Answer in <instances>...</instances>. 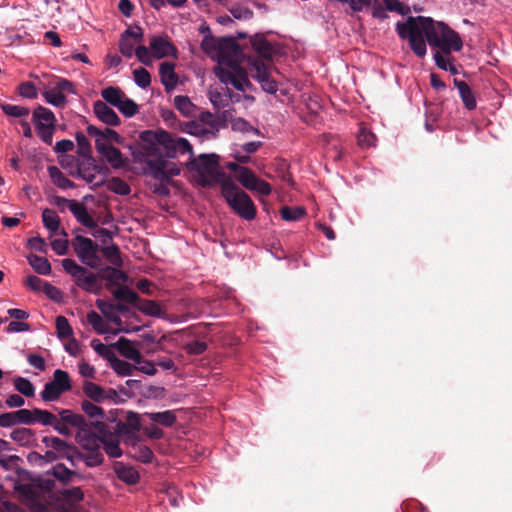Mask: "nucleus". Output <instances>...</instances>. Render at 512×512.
I'll return each mask as SVG.
<instances>
[{
    "mask_svg": "<svg viewBox=\"0 0 512 512\" xmlns=\"http://www.w3.org/2000/svg\"><path fill=\"white\" fill-rule=\"evenodd\" d=\"M107 271V279L114 285L125 283L128 280V276L121 270H118L116 268H107Z\"/></svg>",
    "mask_w": 512,
    "mask_h": 512,
    "instance_id": "nucleus-56",
    "label": "nucleus"
},
{
    "mask_svg": "<svg viewBox=\"0 0 512 512\" xmlns=\"http://www.w3.org/2000/svg\"><path fill=\"white\" fill-rule=\"evenodd\" d=\"M108 189L118 195H128L131 191L130 186L121 178L114 177L108 182Z\"/></svg>",
    "mask_w": 512,
    "mask_h": 512,
    "instance_id": "nucleus-43",
    "label": "nucleus"
},
{
    "mask_svg": "<svg viewBox=\"0 0 512 512\" xmlns=\"http://www.w3.org/2000/svg\"><path fill=\"white\" fill-rule=\"evenodd\" d=\"M135 55L137 59L144 65H150L152 62V52H150L149 48L144 45H139L136 48Z\"/></svg>",
    "mask_w": 512,
    "mask_h": 512,
    "instance_id": "nucleus-61",
    "label": "nucleus"
},
{
    "mask_svg": "<svg viewBox=\"0 0 512 512\" xmlns=\"http://www.w3.org/2000/svg\"><path fill=\"white\" fill-rule=\"evenodd\" d=\"M0 512H23L17 504L0 495Z\"/></svg>",
    "mask_w": 512,
    "mask_h": 512,
    "instance_id": "nucleus-64",
    "label": "nucleus"
},
{
    "mask_svg": "<svg viewBox=\"0 0 512 512\" xmlns=\"http://www.w3.org/2000/svg\"><path fill=\"white\" fill-rule=\"evenodd\" d=\"M101 252L104 257L113 265L121 266L122 259L119 248L111 241L109 244H105L101 248Z\"/></svg>",
    "mask_w": 512,
    "mask_h": 512,
    "instance_id": "nucleus-33",
    "label": "nucleus"
},
{
    "mask_svg": "<svg viewBox=\"0 0 512 512\" xmlns=\"http://www.w3.org/2000/svg\"><path fill=\"white\" fill-rule=\"evenodd\" d=\"M32 120L39 138L44 143L51 144L56 124L54 113L48 108L38 106L33 111Z\"/></svg>",
    "mask_w": 512,
    "mask_h": 512,
    "instance_id": "nucleus-8",
    "label": "nucleus"
},
{
    "mask_svg": "<svg viewBox=\"0 0 512 512\" xmlns=\"http://www.w3.org/2000/svg\"><path fill=\"white\" fill-rule=\"evenodd\" d=\"M48 174L52 182L60 189H72L75 186L74 183L70 179H68L56 166H49Z\"/></svg>",
    "mask_w": 512,
    "mask_h": 512,
    "instance_id": "nucleus-24",
    "label": "nucleus"
},
{
    "mask_svg": "<svg viewBox=\"0 0 512 512\" xmlns=\"http://www.w3.org/2000/svg\"><path fill=\"white\" fill-rule=\"evenodd\" d=\"M30 266L41 275H49L51 273V264L50 262L42 256L38 255H30L27 258Z\"/></svg>",
    "mask_w": 512,
    "mask_h": 512,
    "instance_id": "nucleus-29",
    "label": "nucleus"
},
{
    "mask_svg": "<svg viewBox=\"0 0 512 512\" xmlns=\"http://www.w3.org/2000/svg\"><path fill=\"white\" fill-rule=\"evenodd\" d=\"M200 121L202 124L208 126L207 135L215 136L219 131L221 121L218 117L214 116L210 112H202L200 115Z\"/></svg>",
    "mask_w": 512,
    "mask_h": 512,
    "instance_id": "nucleus-35",
    "label": "nucleus"
},
{
    "mask_svg": "<svg viewBox=\"0 0 512 512\" xmlns=\"http://www.w3.org/2000/svg\"><path fill=\"white\" fill-rule=\"evenodd\" d=\"M95 430L103 436L102 445L106 454L111 458H119L122 455V450L118 441H108L105 439L107 433V425L101 421H95L91 424Z\"/></svg>",
    "mask_w": 512,
    "mask_h": 512,
    "instance_id": "nucleus-14",
    "label": "nucleus"
},
{
    "mask_svg": "<svg viewBox=\"0 0 512 512\" xmlns=\"http://www.w3.org/2000/svg\"><path fill=\"white\" fill-rule=\"evenodd\" d=\"M251 45L257 55L263 59H271L275 49L264 35L256 34L251 38Z\"/></svg>",
    "mask_w": 512,
    "mask_h": 512,
    "instance_id": "nucleus-17",
    "label": "nucleus"
},
{
    "mask_svg": "<svg viewBox=\"0 0 512 512\" xmlns=\"http://www.w3.org/2000/svg\"><path fill=\"white\" fill-rule=\"evenodd\" d=\"M133 78L135 84L142 89H146L151 83V76L149 72L142 67L133 70Z\"/></svg>",
    "mask_w": 512,
    "mask_h": 512,
    "instance_id": "nucleus-44",
    "label": "nucleus"
},
{
    "mask_svg": "<svg viewBox=\"0 0 512 512\" xmlns=\"http://www.w3.org/2000/svg\"><path fill=\"white\" fill-rule=\"evenodd\" d=\"M81 409L88 417L92 419L103 418L104 416L103 409L88 400H83L81 402Z\"/></svg>",
    "mask_w": 512,
    "mask_h": 512,
    "instance_id": "nucleus-46",
    "label": "nucleus"
},
{
    "mask_svg": "<svg viewBox=\"0 0 512 512\" xmlns=\"http://www.w3.org/2000/svg\"><path fill=\"white\" fill-rule=\"evenodd\" d=\"M92 236L101 242V245L109 244L112 241V234L106 228L94 227Z\"/></svg>",
    "mask_w": 512,
    "mask_h": 512,
    "instance_id": "nucleus-60",
    "label": "nucleus"
},
{
    "mask_svg": "<svg viewBox=\"0 0 512 512\" xmlns=\"http://www.w3.org/2000/svg\"><path fill=\"white\" fill-rule=\"evenodd\" d=\"M182 130L191 135H197V136H202V137H206V138L208 137V135L206 133L207 128H204L203 125H201L195 121H189V122L185 123Z\"/></svg>",
    "mask_w": 512,
    "mask_h": 512,
    "instance_id": "nucleus-53",
    "label": "nucleus"
},
{
    "mask_svg": "<svg viewBox=\"0 0 512 512\" xmlns=\"http://www.w3.org/2000/svg\"><path fill=\"white\" fill-rule=\"evenodd\" d=\"M221 193L230 208L241 218L253 220L256 216V207L250 196L239 189L229 180L221 184Z\"/></svg>",
    "mask_w": 512,
    "mask_h": 512,
    "instance_id": "nucleus-5",
    "label": "nucleus"
},
{
    "mask_svg": "<svg viewBox=\"0 0 512 512\" xmlns=\"http://www.w3.org/2000/svg\"><path fill=\"white\" fill-rule=\"evenodd\" d=\"M150 49L154 58L162 59L176 55V48L164 36H154L150 40Z\"/></svg>",
    "mask_w": 512,
    "mask_h": 512,
    "instance_id": "nucleus-13",
    "label": "nucleus"
},
{
    "mask_svg": "<svg viewBox=\"0 0 512 512\" xmlns=\"http://www.w3.org/2000/svg\"><path fill=\"white\" fill-rule=\"evenodd\" d=\"M113 469L117 477L126 484L132 485L139 480V473L133 467L122 462H116Z\"/></svg>",
    "mask_w": 512,
    "mask_h": 512,
    "instance_id": "nucleus-20",
    "label": "nucleus"
},
{
    "mask_svg": "<svg viewBox=\"0 0 512 512\" xmlns=\"http://www.w3.org/2000/svg\"><path fill=\"white\" fill-rule=\"evenodd\" d=\"M51 247L57 255H65L68 251L67 234L63 232L62 237L53 239L51 241Z\"/></svg>",
    "mask_w": 512,
    "mask_h": 512,
    "instance_id": "nucleus-50",
    "label": "nucleus"
},
{
    "mask_svg": "<svg viewBox=\"0 0 512 512\" xmlns=\"http://www.w3.org/2000/svg\"><path fill=\"white\" fill-rule=\"evenodd\" d=\"M103 436H98L91 431V425L86 422V426L79 428L76 440L78 444L88 451L99 450L102 445Z\"/></svg>",
    "mask_w": 512,
    "mask_h": 512,
    "instance_id": "nucleus-12",
    "label": "nucleus"
},
{
    "mask_svg": "<svg viewBox=\"0 0 512 512\" xmlns=\"http://www.w3.org/2000/svg\"><path fill=\"white\" fill-rule=\"evenodd\" d=\"M87 322L98 334H106L109 332L107 324L103 318L94 310H91L87 313Z\"/></svg>",
    "mask_w": 512,
    "mask_h": 512,
    "instance_id": "nucleus-38",
    "label": "nucleus"
},
{
    "mask_svg": "<svg viewBox=\"0 0 512 512\" xmlns=\"http://www.w3.org/2000/svg\"><path fill=\"white\" fill-rule=\"evenodd\" d=\"M2 111L9 117L13 118H27L30 110L27 107L13 104H0Z\"/></svg>",
    "mask_w": 512,
    "mask_h": 512,
    "instance_id": "nucleus-36",
    "label": "nucleus"
},
{
    "mask_svg": "<svg viewBox=\"0 0 512 512\" xmlns=\"http://www.w3.org/2000/svg\"><path fill=\"white\" fill-rule=\"evenodd\" d=\"M60 417L62 420L61 422L70 424V425L76 427L77 429L86 426L87 421L85 420V418L82 415L76 414L71 410H68V409L62 410L60 412Z\"/></svg>",
    "mask_w": 512,
    "mask_h": 512,
    "instance_id": "nucleus-34",
    "label": "nucleus"
},
{
    "mask_svg": "<svg viewBox=\"0 0 512 512\" xmlns=\"http://www.w3.org/2000/svg\"><path fill=\"white\" fill-rule=\"evenodd\" d=\"M84 462L89 467H96L103 463V455L99 450L90 451L84 459Z\"/></svg>",
    "mask_w": 512,
    "mask_h": 512,
    "instance_id": "nucleus-63",
    "label": "nucleus"
},
{
    "mask_svg": "<svg viewBox=\"0 0 512 512\" xmlns=\"http://www.w3.org/2000/svg\"><path fill=\"white\" fill-rule=\"evenodd\" d=\"M15 389L26 397H33L35 394V387L30 380L24 377H16L13 381Z\"/></svg>",
    "mask_w": 512,
    "mask_h": 512,
    "instance_id": "nucleus-39",
    "label": "nucleus"
},
{
    "mask_svg": "<svg viewBox=\"0 0 512 512\" xmlns=\"http://www.w3.org/2000/svg\"><path fill=\"white\" fill-rule=\"evenodd\" d=\"M139 309L144 314L153 317H161L163 313L161 306L153 300L141 301L139 304Z\"/></svg>",
    "mask_w": 512,
    "mask_h": 512,
    "instance_id": "nucleus-42",
    "label": "nucleus"
},
{
    "mask_svg": "<svg viewBox=\"0 0 512 512\" xmlns=\"http://www.w3.org/2000/svg\"><path fill=\"white\" fill-rule=\"evenodd\" d=\"M134 457L143 463H149L153 459V452L147 446L139 445Z\"/></svg>",
    "mask_w": 512,
    "mask_h": 512,
    "instance_id": "nucleus-62",
    "label": "nucleus"
},
{
    "mask_svg": "<svg viewBox=\"0 0 512 512\" xmlns=\"http://www.w3.org/2000/svg\"><path fill=\"white\" fill-rule=\"evenodd\" d=\"M56 332L59 339H68L73 335V330L67 318L64 316H57L55 320Z\"/></svg>",
    "mask_w": 512,
    "mask_h": 512,
    "instance_id": "nucleus-40",
    "label": "nucleus"
},
{
    "mask_svg": "<svg viewBox=\"0 0 512 512\" xmlns=\"http://www.w3.org/2000/svg\"><path fill=\"white\" fill-rule=\"evenodd\" d=\"M43 97L48 104L55 107H64L67 102L65 94L61 93L55 86L46 90Z\"/></svg>",
    "mask_w": 512,
    "mask_h": 512,
    "instance_id": "nucleus-30",
    "label": "nucleus"
},
{
    "mask_svg": "<svg viewBox=\"0 0 512 512\" xmlns=\"http://www.w3.org/2000/svg\"><path fill=\"white\" fill-rule=\"evenodd\" d=\"M134 364V368L143 374L153 376L157 372L155 364L150 360L143 359L142 355L140 356V360L135 361Z\"/></svg>",
    "mask_w": 512,
    "mask_h": 512,
    "instance_id": "nucleus-51",
    "label": "nucleus"
},
{
    "mask_svg": "<svg viewBox=\"0 0 512 512\" xmlns=\"http://www.w3.org/2000/svg\"><path fill=\"white\" fill-rule=\"evenodd\" d=\"M70 212L73 214L76 220L83 226H86L88 228L96 227L95 220L89 214L84 204L76 201L75 204H72Z\"/></svg>",
    "mask_w": 512,
    "mask_h": 512,
    "instance_id": "nucleus-22",
    "label": "nucleus"
},
{
    "mask_svg": "<svg viewBox=\"0 0 512 512\" xmlns=\"http://www.w3.org/2000/svg\"><path fill=\"white\" fill-rule=\"evenodd\" d=\"M34 415L33 423H41L46 426H51L56 422V416L47 410L35 408Z\"/></svg>",
    "mask_w": 512,
    "mask_h": 512,
    "instance_id": "nucleus-45",
    "label": "nucleus"
},
{
    "mask_svg": "<svg viewBox=\"0 0 512 512\" xmlns=\"http://www.w3.org/2000/svg\"><path fill=\"white\" fill-rule=\"evenodd\" d=\"M118 352L125 358L135 362L140 360L141 353L138 348V343L128 340L126 338H120L116 343Z\"/></svg>",
    "mask_w": 512,
    "mask_h": 512,
    "instance_id": "nucleus-19",
    "label": "nucleus"
},
{
    "mask_svg": "<svg viewBox=\"0 0 512 512\" xmlns=\"http://www.w3.org/2000/svg\"><path fill=\"white\" fill-rule=\"evenodd\" d=\"M73 248L80 261L91 268H96L100 258L98 256V245L90 238L77 235L73 241Z\"/></svg>",
    "mask_w": 512,
    "mask_h": 512,
    "instance_id": "nucleus-10",
    "label": "nucleus"
},
{
    "mask_svg": "<svg viewBox=\"0 0 512 512\" xmlns=\"http://www.w3.org/2000/svg\"><path fill=\"white\" fill-rule=\"evenodd\" d=\"M247 63L252 77L258 81L262 89L270 94L276 93L278 90L277 83L271 78L269 68L263 59L249 57Z\"/></svg>",
    "mask_w": 512,
    "mask_h": 512,
    "instance_id": "nucleus-11",
    "label": "nucleus"
},
{
    "mask_svg": "<svg viewBox=\"0 0 512 512\" xmlns=\"http://www.w3.org/2000/svg\"><path fill=\"white\" fill-rule=\"evenodd\" d=\"M161 83L166 91L173 90L178 84V77L175 74V66L173 63L163 62L159 67Z\"/></svg>",
    "mask_w": 512,
    "mask_h": 512,
    "instance_id": "nucleus-18",
    "label": "nucleus"
},
{
    "mask_svg": "<svg viewBox=\"0 0 512 512\" xmlns=\"http://www.w3.org/2000/svg\"><path fill=\"white\" fill-rule=\"evenodd\" d=\"M231 15L238 20H250L253 17V11L245 6H235L230 10Z\"/></svg>",
    "mask_w": 512,
    "mask_h": 512,
    "instance_id": "nucleus-54",
    "label": "nucleus"
},
{
    "mask_svg": "<svg viewBox=\"0 0 512 512\" xmlns=\"http://www.w3.org/2000/svg\"><path fill=\"white\" fill-rule=\"evenodd\" d=\"M119 49L120 52L127 58L133 57L135 54V46L134 42H132L130 39H127L124 36H121L120 42H119Z\"/></svg>",
    "mask_w": 512,
    "mask_h": 512,
    "instance_id": "nucleus-58",
    "label": "nucleus"
},
{
    "mask_svg": "<svg viewBox=\"0 0 512 512\" xmlns=\"http://www.w3.org/2000/svg\"><path fill=\"white\" fill-rule=\"evenodd\" d=\"M100 156L115 169L123 168L126 166V159L120 150L114 146L108 148L106 151L101 153Z\"/></svg>",
    "mask_w": 512,
    "mask_h": 512,
    "instance_id": "nucleus-23",
    "label": "nucleus"
},
{
    "mask_svg": "<svg viewBox=\"0 0 512 512\" xmlns=\"http://www.w3.org/2000/svg\"><path fill=\"white\" fill-rule=\"evenodd\" d=\"M189 169L194 173L197 182L202 186H211L221 182L224 173L219 165L216 154H201L189 162Z\"/></svg>",
    "mask_w": 512,
    "mask_h": 512,
    "instance_id": "nucleus-4",
    "label": "nucleus"
},
{
    "mask_svg": "<svg viewBox=\"0 0 512 512\" xmlns=\"http://www.w3.org/2000/svg\"><path fill=\"white\" fill-rule=\"evenodd\" d=\"M51 474L59 481L66 483L70 481L73 472L63 464H57L51 470Z\"/></svg>",
    "mask_w": 512,
    "mask_h": 512,
    "instance_id": "nucleus-52",
    "label": "nucleus"
},
{
    "mask_svg": "<svg viewBox=\"0 0 512 512\" xmlns=\"http://www.w3.org/2000/svg\"><path fill=\"white\" fill-rule=\"evenodd\" d=\"M174 104L177 110L185 117H191L195 114L196 106L187 96H176Z\"/></svg>",
    "mask_w": 512,
    "mask_h": 512,
    "instance_id": "nucleus-32",
    "label": "nucleus"
},
{
    "mask_svg": "<svg viewBox=\"0 0 512 512\" xmlns=\"http://www.w3.org/2000/svg\"><path fill=\"white\" fill-rule=\"evenodd\" d=\"M396 31L399 37L407 40L411 50L420 58L427 53V43L434 51L433 58L438 68L457 73L450 54L458 52L463 47L460 35L444 22L435 21L430 17H409L398 22Z\"/></svg>",
    "mask_w": 512,
    "mask_h": 512,
    "instance_id": "nucleus-1",
    "label": "nucleus"
},
{
    "mask_svg": "<svg viewBox=\"0 0 512 512\" xmlns=\"http://www.w3.org/2000/svg\"><path fill=\"white\" fill-rule=\"evenodd\" d=\"M103 100L116 107L124 116L132 117L138 113V105L119 88L110 86L101 91Z\"/></svg>",
    "mask_w": 512,
    "mask_h": 512,
    "instance_id": "nucleus-7",
    "label": "nucleus"
},
{
    "mask_svg": "<svg viewBox=\"0 0 512 512\" xmlns=\"http://www.w3.org/2000/svg\"><path fill=\"white\" fill-rule=\"evenodd\" d=\"M202 48L212 58L217 60L214 73L217 78L226 85V88H210L209 100L216 109L228 106L229 102H239L241 96L234 94L228 88L232 85L238 91L245 92L251 87L246 70L241 67V58H245L239 45L231 38H205Z\"/></svg>",
    "mask_w": 512,
    "mask_h": 512,
    "instance_id": "nucleus-2",
    "label": "nucleus"
},
{
    "mask_svg": "<svg viewBox=\"0 0 512 512\" xmlns=\"http://www.w3.org/2000/svg\"><path fill=\"white\" fill-rule=\"evenodd\" d=\"M42 442L48 448H51L57 452H65L68 448L67 443L55 436H45L42 438Z\"/></svg>",
    "mask_w": 512,
    "mask_h": 512,
    "instance_id": "nucleus-48",
    "label": "nucleus"
},
{
    "mask_svg": "<svg viewBox=\"0 0 512 512\" xmlns=\"http://www.w3.org/2000/svg\"><path fill=\"white\" fill-rule=\"evenodd\" d=\"M146 416L152 421L160 423L165 427H170L176 422V416L173 411L146 413Z\"/></svg>",
    "mask_w": 512,
    "mask_h": 512,
    "instance_id": "nucleus-31",
    "label": "nucleus"
},
{
    "mask_svg": "<svg viewBox=\"0 0 512 512\" xmlns=\"http://www.w3.org/2000/svg\"><path fill=\"white\" fill-rule=\"evenodd\" d=\"M18 92L22 97L34 99L37 97V89L32 82H23L19 85Z\"/></svg>",
    "mask_w": 512,
    "mask_h": 512,
    "instance_id": "nucleus-59",
    "label": "nucleus"
},
{
    "mask_svg": "<svg viewBox=\"0 0 512 512\" xmlns=\"http://www.w3.org/2000/svg\"><path fill=\"white\" fill-rule=\"evenodd\" d=\"M305 214V209L303 207H289L285 206L280 210V215L285 221H298Z\"/></svg>",
    "mask_w": 512,
    "mask_h": 512,
    "instance_id": "nucleus-41",
    "label": "nucleus"
},
{
    "mask_svg": "<svg viewBox=\"0 0 512 512\" xmlns=\"http://www.w3.org/2000/svg\"><path fill=\"white\" fill-rule=\"evenodd\" d=\"M42 221L44 227L51 233H57L60 228V219L57 213L52 209H44L42 211Z\"/></svg>",
    "mask_w": 512,
    "mask_h": 512,
    "instance_id": "nucleus-28",
    "label": "nucleus"
},
{
    "mask_svg": "<svg viewBox=\"0 0 512 512\" xmlns=\"http://www.w3.org/2000/svg\"><path fill=\"white\" fill-rule=\"evenodd\" d=\"M226 168L235 173L236 180L247 190L262 196H268L271 193V185L265 180L258 178L249 168L241 166L236 162H227Z\"/></svg>",
    "mask_w": 512,
    "mask_h": 512,
    "instance_id": "nucleus-6",
    "label": "nucleus"
},
{
    "mask_svg": "<svg viewBox=\"0 0 512 512\" xmlns=\"http://www.w3.org/2000/svg\"><path fill=\"white\" fill-rule=\"evenodd\" d=\"M83 392L87 397H89L91 400L95 402H102L107 398L104 389L90 381L84 382Z\"/></svg>",
    "mask_w": 512,
    "mask_h": 512,
    "instance_id": "nucleus-26",
    "label": "nucleus"
},
{
    "mask_svg": "<svg viewBox=\"0 0 512 512\" xmlns=\"http://www.w3.org/2000/svg\"><path fill=\"white\" fill-rule=\"evenodd\" d=\"M112 293L117 300L123 301L128 304H135L138 301V295L127 286H120L117 289H115Z\"/></svg>",
    "mask_w": 512,
    "mask_h": 512,
    "instance_id": "nucleus-37",
    "label": "nucleus"
},
{
    "mask_svg": "<svg viewBox=\"0 0 512 512\" xmlns=\"http://www.w3.org/2000/svg\"><path fill=\"white\" fill-rule=\"evenodd\" d=\"M93 111L97 118L106 125L118 126L120 124V118L116 112L105 102L96 101L93 105Z\"/></svg>",
    "mask_w": 512,
    "mask_h": 512,
    "instance_id": "nucleus-15",
    "label": "nucleus"
},
{
    "mask_svg": "<svg viewBox=\"0 0 512 512\" xmlns=\"http://www.w3.org/2000/svg\"><path fill=\"white\" fill-rule=\"evenodd\" d=\"M193 155L192 146L183 137L173 138L165 130H146L140 133V144L131 148V156L135 163L143 164L144 172L155 178L165 175L167 161L179 154Z\"/></svg>",
    "mask_w": 512,
    "mask_h": 512,
    "instance_id": "nucleus-3",
    "label": "nucleus"
},
{
    "mask_svg": "<svg viewBox=\"0 0 512 512\" xmlns=\"http://www.w3.org/2000/svg\"><path fill=\"white\" fill-rule=\"evenodd\" d=\"M111 366L113 370L121 376H130L133 373V369H135L131 364L128 362L121 360V359H115L112 361Z\"/></svg>",
    "mask_w": 512,
    "mask_h": 512,
    "instance_id": "nucleus-49",
    "label": "nucleus"
},
{
    "mask_svg": "<svg viewBox=\"0 0 512 512\" xmlns=\"http://www.w3.org/2000/svg\"><path fill=\"white\" fill-rule=\"evenodd\" d=\"M377 138L364 124H360L357 133L358 145L362 148H370L376 145Z\"/></svg>",
    "mask_w": 512,
    "mask_h": 512,
    "instance_id": "nucleus-27",
    "label": "nucleus"
},
{
    "mask_svg": "<svg viewBox=\"0 0 512 512\" xmlns=\"http://www.w3.org/2000/svg\"><path fill=\"white\" fill-rule=\"evenodd\" d=\"M87 133L95 139V148L99 155L113 146L112 143L102 134L101 129L93 125H89L87 127Z\"/></svg>",
    "mask_w": 512,
    "mask_h": 512,
    "instance_id": "nucleus-25",
    "label": "nucleus"
},
{
    "mask_svg": "<svg viewBox=\"0 0 512 512\" xmlns=\"http://www.w3.org/2000/svg\"><path fill=\"white\" fill-rule=\"evenodd\" d=\"M71 388L72 385L69 374L64 370L56 369L53 373L52 380L44 385L40 396L42 400L46 402L56 401L64 392L71 390Z\"/></svg>",
    "mask_w": 512,
    "mask_h": 512,
    "instance_id": "nucleus-9",
    "label": "nucleus"
},
{
    "mask_svg": "<svg viewBox=\"0 0 512 512\" xmlns=\"http://www.w3.org/2000/svg\"><path fill=\"white\" fill-rule=\"evenodd\" d=\"M454 85L459 91L461 100L463 101L464 106L468 110H473L476 108L477 102L474 95V92L469 87V85L461 80L454 79Z\"/></svg>",
    "mask_w": 512,
    "mask_h": 512,
    "instance_id": "nucleus-21",
    "label": "nucleus"
},
{
    "mask_svg": "<svg viewBox=\"0 0 512 512\" xmlns=\"http://www.w3.org/2000/svg\"><path fill=\"white\" fill-rule=\"evenodd\" d=\"M61 495L63 496V498L72 502H80L84 498L83 491L79 487L63 489Z\"/></svg>",
    "mask_w": 512,
    "mask_h": 512,
    "instance_id": "nucleus-55",
    "label": "nucleus"
},
{
    "mask_svg": "<svg viewBox=\"0 0 512 512\" xmlns=\"http://www.w3.org/2000/svg\"><path fill=\"white\" fill-rule=\"evenodd\" d=\"M74 281L78 287L89 293L98 294L102 288L98 276L86 268Z\"/></svg>",
    "mask_w": 512,
    "mask_h": 512,
    "instance_id": "nucleus-16",
    "label": "nucleus"
},
{
    "mask_svg": "<svg viewBox=\"0 0 512 512\" xmlns=\"http://www.w3.org/2000/svg\"><path fill=\"white\" fill-rule=\"evenodd\" d=\"M17 424H32L34 418V409H19L14 412Z\"/></svg>",
    "mask_w": 512,
    "mask_h": 512,
    "instance_id": "nucleus-57",
    "label": "nucleus"
},
{
    "mask_svg": "<svg viewBox=\"0 0 512 512\" xmlns=\"http://www.w3.org/2000/svg\"><path fill=\"white\" fill-rule=\"evenodd\" d=\"M63 269L70 274L75 280L81 273L85 272V268L77 264V262L73 259H63L62 260Z\"/></svg>",
    "mask_w": 512,
    "mask_h": 512,
    "instance_id": "nucleus-47",
    "label": "nucleus"
}]
</instances>
